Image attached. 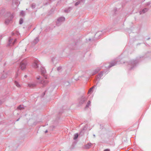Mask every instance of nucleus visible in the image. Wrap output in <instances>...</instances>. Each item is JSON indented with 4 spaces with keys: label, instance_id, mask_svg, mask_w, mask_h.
Segmentation results:
<instances>
[{
    "label": "nucleus",
    "instance_id": "obj_1",
    "mask_svg": "<svg viewBox=\"0 0 151 151\" xmlns=\"http://www.w3.org/2000/svg\"><path fill=\"white\" fill-rule=\"evenodd\" d=\"M14 17V15L13 13L11 14L9 12H7L6 14V18L5 20V23L6 24H9L12 21Z\"/></svg>",
    "mask_w": 151,
    "mask_h": 151
},
{
    "label": "nucleus",
    "instance_id": "obj_2",
    "mask_svg": "<svg viewBox=\"0 0 151 151\" xmlns=\"http://www.w3.org/2000/svg\"><path fill=\"white\" fill-rule=\"evenodd\" d=\"M138 61L137 60H133L130 61L129 62V65H130L131 67L130 70H131L136 65V64L138 63Z\"/></svg>",
    "mask_w": 151,
    "mask_h": 151
},
{
    "label": "nucleus",
    "instance_id": "obj_3",
    "mask_svg": "<svg viewBox=\"0 0 151 151\" xmlns=\"http://www.w3.org/2000/svg\"><path fill=\"white\" fill-rule=\"evenodd\" d=\"M88 98L86 97L82 96L78 99L79 103L80 105H81L84 104L87 101Z\"/></svg>",
    "mask_w": 151,
    "mask_h": 151
},
{
    "label": "nucleus",
    "instance_id": "obj_4",
    "mask_svg": "<svg viewBox=\"0 0 151 151\" xmlns=\"http://www.w3.org/2000/svg\"><path fill=\"white\" fill-rule=\"evenodd\" d=\"M65 20V18L64 17H61L58 18L56 22V25L58 26H60Z\"/></svg>",
    "mask_w": 151,
    "mask_h": 151
},
{
    "label": "nucleus",
    "instance_id": "obj_5",
    "mask_svg": "<svg viewBox=\"0 0 151 151\" xmlns=\"http://www.w3.org/2000/svg\"><path fill=\"white\" fill-rule=\"evenodd\" d=\"M16 39L13 40L12 38H10L9 40V42L7 45V46H12L14 45L16 42Z\"/></svg>",
    "mask_w": 151,
    "mask_h": 151
},
{
    "label": "nucleus",
    "instance_id": "obj_6",
    "mask_svg": "<svg viewBox=\"0 0 151 151\" xmlns=\"http://www.w3.org/2000/svg\"><path fill=\"white\" fill-rule=\"evenodd\" d=\"M37 83V81L29 82L27 83V86L31 88H34L36 86Z\"/></svg>",
    "mask_w": 151,
    "mask_h": 151
},
{
    "label": "nucleus",
    "instance_id": "obj_7",
    "mask_svg": "<svg viewBox=\"0 0 151 151\" xmlns=\"http://www.w3.org/2000/svg\"><path fill=\"white\" fill-rule=\"evenodd\" d=\"M40 64L39 61L36 60H34V63L32 64V67L35 68H37L39 67V65Z\"/></svg>",
    "mask_w": 151,
    "mask_h": 151
},
{
    "label": "nucleus",
    "instance_id": "obj_8",
    "mask_svg": "<svg viewBox=\"0 0 151 151\" xmlns=\"http://www.w3.org/2000/svg\"><path fill=\"white\" fill-rule=\"evenodd\" d=\"M27 63L25 62H22L20 64V68L22 70L25 69Z\"/></svg>",
    "mask_w": 151,
    "mask_h": 151
},
{
    "label": "nucleus",
    "instance_id": "obj_9",
    "mask_svg": "<svg viewBox=\"0 0 151 151\" xmlns=\"http://www.w3.org/2000/svg\"><path fill=\"white\" fill-rule=\"evenodd\" d=\"M117 62V61L116 60H115L114 61L111 62L109 66H106L105 67L108 68H110L112 66L115 65L116 64Z\"/></svg>",
    "mask_w": 151,
    "mask_h": 151
},
{
    "label": "nucleus",
    "instance_id": "obj_10",
    "mask_svg": "<svg viewBox=\"0 0 151 151\" xmlns=\"http://www.w3.org/2000/svg\"><path fill=\"white\" fill-rule=\"evenodd\" d=\"M41 74L43 76H44L46 73V70L44 68L41 66L40 68Z\"/></svg>",
    "mask_w": 151,
    "mask_h": 151
},
{
    "label": "nucleus",
    "instance_id": "obj_11",
    "mask_svg": "<svg viewBox=\"0 0 151 151\" xmlns=\"http://www.w3.org/2000/svg\"><path fill=\"white\" fill-rule=\"evenodd\" d=\"M149 9L147 8H145L144 9H143L142 10L140 11L139 12V13L140 14H143L147 12L148 11V10Z\"/></svg>",
    "mask_w": 151,
    "mask_h": 151
},
{
    "label": "nucleus",
    "instance_id": "obj_12",
    "mask_svg": "<svg viewBox=\"0 0 151 151\" xmlns=\"http://www.w3.org/2000/svg\"><path fill=\"white\" fill-rule=\"evenodd\" d=\"M101 70V68H98L96 69L95 70H94L93 72V73L92 75H94L95 74L97 73H98L99 70Z\"/></svg>",
    "mask_w": 151,
    "mask_h": 151
},
{
    "label": "nucleus",
    "instance_id": "obj_13",
    "mask_svg": "<svg viewBox=\"0 0 151 151\" xmlns=\"http://www.w3.org/2000/svg\"><path fill=\"white\" fill-rule=\"evenodd\" d=\"M104 71H101L100 72V73L97 76L98 78H99V79H100L101 77L103 76V73H104Z\"/></svg>",
    "mask_w": 151,
    "mask_h": 151
},
{
    "label": "nucleus",
    "instance_id": "obj_14",
    "mask_svg": "<svg viewBox=\"0 0 151 151\" xmlns=\"http://www.w3.org/2000/svg\"><path fill=\"white\" fill-rule=\"evenodd\" d=\"M48 81L47 80H44L41 81V83L43 84V86H45L48 83Z\"/></svg>",
    "mask_w": 151,
    "mask_h": 151
},
{
    "label": "nucleus",
    "instance_id": "obj_15",
    "mask_svg": "<svg viewBox=\"0 0 151 151\" xmlns=\"http://www.w3.org/2000/svg\"><path fill=\"white\" fill-rule=\"evenodd\" d=\"M85 0H78V1L76 3L75 5V6H77L80 4L81 1L83 2Z\"/></svg>",
    "mask_w": 151,
    "mask_h": 151
},
{
    "label": "nucleus",
    "instance_id": "obj_16",
    "mask_svg": "<svg viewBox=\"0 0 151 151\" xmlns=\"http://www.w3.org/2000/svg\"><path fill=\"white\" fill-rule=\"evenodd\" d=\"M39 41V39L38 38V37H37L33 41V43L34 44H35L38 42Z\"/></svg>",
    "mask_w": 151,
    "mask_h": 151
},
{
    "label": "nucleus",
    "instance_id": "obj_17",
    "mask_svg": "<svg viewBox=\"0 0 151 151\" xmlns=\"http://www.w3.org/2000/svg\"><path fill=\"white\" fill-rule=\"evenodd\" d=\"M91 145V143H89L85 145V148L86 149H88L90 147Z\"/></svg>",
    "mask_w": 151,
    "mask_h": 151
},
{
    "label": "nucleus",
    "instance_id": "obj_18",
    "mask_svg": "<svg viewBox=\"0 0 151 151\" xmlns=\"http://www.w3.org/2000/svg\"><path fill=\"white\" fill-rule=\"evenodd\" d=\"M14 83L15 85L18 87L19 88L21 87L19 83L17 82L16 81H15Z\"/></svg>",
    "mask_w": 151,
    "mask_h": 151
},
{
    "label": "nucleus",
    "instance_id": "obj_19",
    "mask_svg": "<svg viewBox=\"0 0 151 151\" xmlns=\"http://www.w3.org/2000/svg\"><path fill=\"white\" fill-rule=\"evenodd\" d=\"M78 136V133L75 134L74 135L73 139L74 140L76 139Z\"/></svg>",
    "mask_w": 151,
    "mask_h": 151
},
{
    "label": "nucleus",
    "instance_id": "obj_20",
    "mask_svg": "<svg viewBox=\"0 0 151 151\" xmlns=\"http://www.w3.org/2000/svg\"><path fill=\"white\" fill-rule=\"evenodd\" d=\"M72 9V8L71 7H70L68 8L67 9L65 10V12H70V10Z\"/></svg>",
    "mask_w": 151,
    "mask_h": 151
},
{
    "label": "nucleus",
    "instance_id": "obj_21",
    "mask_svg": "<svg viewBox=\"0 0 151 151\" xmlns=\"http://www.w3.org/2000/svg\"><path fill=\"white\" fill-rule=\"evenodd\" d=\"M91 101H89L88 102L86 106V108H87L88 107L91 105Z\"/></svg>",
    "mask_w": 151,
    "mask_h": 151
},
{
    "label": "nucleus",
    "instance_id": "obj_22",
    "mask_svg": "<svg viewBox=\"0 0 151 151\" xmlns=\"http://www.w3.org/2000/svg\"><path fill=\"white\" fill-rule=\"evenodd\" d=\"M20 15L22 16H24L25 15V13L23 11H22L20 13Z\"/></svg>",
    "mask_w": 151,
    "mask_h": 151
},
{
    "label": "nucleus",
    "instance_id": "obj_23",
    "mask_svg": "<svg viewBox=\"0 0 151 151\" xmlns=\"http://www.w3.org/2000/svg\"><path fill=\"white\" fill-rule=\"evenodd\" d=\"M14 2H15V4L17 6H18L19 5V4L18 2V1L17 0H13V3H14Z\"/></svg>",
    "mask_w": 151,
    "mask_h": 151
},
{
    "label": "nucleus",
    "instance_id": "obj_24",
    "mask_svg": "<svg viewBox=\"0 0 151 151\" xmlns=\"http://www.w3.org/2000/svg\"><path fill=\"white\" fill-rule=\"evenodd\" d=\"M7 77V74L6 73L4 74L3 75L1 76V78H5Z\"/></svg>",
    "mask_w": 151,
    "mask_h": 151
},
{
    "label": "nucleus",
    "instance_id": "obj_25",
    "mask_svg": "<svg viewBox=\"0 0 151 151\" xmlns=\"http://www.w3.org/2000/svg\"><path fill=\"white\" fill-rule=\"evenodd\" d=\"M23 23V19L22 18H21L20 19L19 21V23L20 24H22Z\"/></svg>",
    "mask_w": 151,
    "mask_h": 151
},
{
    "label": "nucleus",
    "instance_id": "obj_26",
    "mask_svg": "<svg viewBox=\"0 0 151 151\" xmlns=\"http://www.w3.org/2000/svg\"><path fill=\"white\" fill-rule=\"evenodd\" d=\"M35 5H36L35 4L33 3V4H32L31 5V7L32 9H34L35 7Z\"/></svg>",
    "mask_w": 151,
    "mask_h": 151
},
{
    "label": "nucleus",
    "instance_id": "obj_27",
    "mask_svg": "<svg viewBox=\"0 0 151 151\" xmlns=\"http://www.w3.org/2000/svg\"><path fill=\"white\" fill-rule=\"evenodd\" d=\"M150 4V2H147L146 4L145 5H146V6H148Z\"/></svg>",
    "mask_w": 151,
    "mask_h": 151
},
{
    "label": "nucleus",
    "instance_id": "obj_28",
    "mask_svg": "<svg viewBox=\"0 0 151 151\" xmlns=\"http://www.w3.org/2000/svg\"><path fill=\"white\" fill-rule=\"evenodd\" d=\"M92 91H93V90L92 89L90 88V89L88 91V93H91V92Z\"/></svg>",
    "mask_w": 151,
    "mask_h": 151
},
{
    "label": "nucleus",
    "instance_id": "obj_29",
    "mask_svg": "<svg viewBox=\"0 0 151 151\" xmlns=\"http://www.w3.org/2000/svg\"><path fill=\"white\" fill-rule=\"evenodd\" d=\"M23 108V107H22L21 105H20L18 107V108L20 110L22 109V108Z\"/></svg>",
    "mask_w": 151,
    "mask_h": 151
},
{
    "label": "nucleus",
    "instance_id": "obj_30",
    "mask_svg": "<svg viewBox=\"0 0 151 151\" xmlns=\"http://www.w3.org/2000/svg\"><path fill=\"white\" fill-rule=\"evenodd\" d=\"M61 68V67H58L57 68V70L58 71H59L60 70Z\"/></svg>",
    "mask_w": 151,
    "mask_h": 151
},
{
    "label": "nucleus",
    "instance_id": "obj_31",
    "mask_svg": "<svg viewBox=\"0 0 151 151\" xmlns=\"http://www.w3.org/2000/svg\"><path fill=\"white\" fill-rule=\"evenodd\" d=\"M104 151H110V150L108 149H105Z\"/></svg>",
    "mask_w": 151,
    "mask_h": 151
},
{
    "label": "nucleus",
    "instance_id": "obj_32",
    "mask_svg": "<svg viewBox=\"0 0 151 151\" xmlns=\"http://www.w3.org/2000/svg\"><path fill=\"white\" fill-rule=\"evenodd\" d=\"M47 132H48V131H47V130H46L45 131V133H47Z\"/></svg>",
    "mask_w": 151,
    "mask_h": 151
},
{
    "label": "nucleus",
    "instance_id": "obj_33",
    "mask_svg": "<svg viewBox=\"0 0 151 151\" xmlns=\"http://www.w3.org/2000/svg\"><path fill=\"white\" fill-rule=\"evenodd\" d=\"M12 35H14V32H12Z\"/></svg>",
    "mask_w": 151,
    "mask_h": 151
},
{
    "label": "nucleus",
    "instance_id": "obj_34",
    "mask_svg": "<svg viewBox=\"0 0 151 151\" xmlns=\"http://www.w3.org/2000/svg\"><path fill=\"white\" fill-rule=\"evenodd\" d=\"M37 80H39L40 79V77H37Z\"/></svg>",
    "mask_w": 151,
    "mask_h": 151
},
{
    "label": "nucleus",
    "instance_id": "obj_35",
    "mask_svg": "<svg viewBox=\"0 0 151 151\" xmlns=\"http://www.w3.org/2000/svg\"><path fill=\"white\" fill-rule=\"evenodd\" d=\"M24 77L25 78H26L27 77V76L26 75H25Z\"/></svg>",
    "mask_w": 151,
    "mask_h": 151
},
{
    "label": "nucleus",
    "instance_id": "obj_36",
    "mask_svg": "<svg viewBox=\"0 0 151 151\" xmlns=\"http://www.w3.org/2000/svg\"><path fill=\"white\" fill-rule=\"evenodd\" d=\"M93 136L94 137H96V136H95V134H93Z\"/></svg>",
    "mask_w": 151,
    "mask_h": 151
},
{
    "label": "nucleus",
    "instance_id": "obj_37",
    "mask_svg": "<svg viewBox=\"0 0 151 151\" xmlns=\"http://www.w3.org/2000/svg\"><path fill=\"white\" fill-rule=\"evenodd\" d=\"M93 87H92L91 88L92 89V90H93Z\"/></svg>",
    "mask_w": 151,
    "mask_h": 151
},
{
    "label": "nucleus",
    "instance_id": "obj_38",
    "mask_svg": "<svg viewBox=\"0 0 151 151\" xmlns=\"http://www.w3.org/2000/svg\"><path fill=\"white\" fill-rule=\"evenodd\" d=\"M91 38H89V41H91Z\"/></svg>",
    "mask_w": 151,
    "mask_h": 151
},
{
    "label": "nucleus",
    "instance_id": "obj_39",
    "mask_svg": "<svg viewBox=\"0 0 151 151\" xmlns=\"http://www.w3.org/2000/svg\"><path fill=\"white\" fill-rule=\"evenodd\" d=\"M98 33H96V34L95 35V36H96V34H97Z\"/></svg>",
    "mask_w": 151,
    "mask_h": 151
},
{
    "label": "nucleus",
    "instance_id": "obj_40",
    "mask_svg": "<svg viewBox=\"0 0 151 151\" xmlns=\"http://www.w3.org/2000/svg\"><path fill=\"white\" fill-rule=\"evenodd\" d=\"M17 75L16 76H15V77H16V78L17 77Z\"/></svg>",
    "mask_w": 151,
    "mask_h": 151
},
{
    "label": "nucleus",
    "instance_id": "obj_41",
    "mask_svg": "<svg viewBox=\"0 0 151 151\" xmlns=\"http://www.w3.org/2000/svg\"><path fill=\"white\" fill-rule=\"evenodd\" d=\"M150 38H148V39H147V40H148Z\"/></svg>",
    "mask_w": 151,
    "mask_h": 151
},
{
    "label": "nucleus",
    "instance_id": "obj_42",
    "mask_svg": "<svg viewBox=\"0 0 151 151\" xmlns=\"http://www.w3.org/2000/svg\"><path fill=\"white\" fill-rule=\"evenodd\" d=\"M43 94H44L43 95H45V92Z\"/></svg>",
    "mask_w": 151,
    "mask_h": 151
},
{
    "label": "nucleus",
    "instance_id": "obj_43",
    "mask_svg": "<svg viewBox=\"0 0 151 151\" xmlns=\"http://www.w3.org/2000/svg\"><path fill=\"white\" fill-rule=\"evenodd\" d=\"M19 119H18L17 120V121H18V120H19Z\"/></svg>",
    "mask_w": 151,
    "mask_h": 151
}]
</instances>
